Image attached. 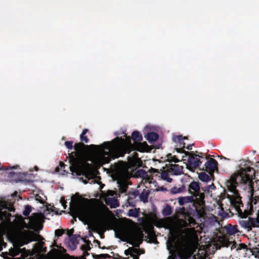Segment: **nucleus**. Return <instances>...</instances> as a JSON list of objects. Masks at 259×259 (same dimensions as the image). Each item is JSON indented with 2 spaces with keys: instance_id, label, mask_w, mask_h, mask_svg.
<instances>
[{
  "instance_id": "nucleus-26",
  "label": "nucleus",
  "mask_w": 259,
  "mask_h": 259,
  "mask_svg": "<svg viewBox=\"0 0 259 259\" xmlns=\"http://www.w3.org/2000/svg\"><path fill=\"white\" fill-rule=\"evenodd\" d=\"M89 132V130L87 128L83 130L80 135V139L81 142L88 143L89 142V139L85 136V134Z\"/></svg>"
},
{
  "instance_id": "nucleus-23",
  "label": "nucleus",
  "mask_w": 259,
  "mask_h": 259,
  "mask_svg": "<svg viewBox=\"0 0 259 259\" xmlns=\"http://www.w3.org/2000/svg\"><path fill=\"white\" fill-rule=\"evenodd\" d=\"M187 138L183 137L182 135L177 136L174 137L173 139L175 142H178L180 144V146H182L183 148H185V143L184 142V139H186Z\"/></svg>"
},
{
  "instance_id": "nucleus-55",
  "label": "nucleus",
  "mask_w": 259,
  "mask_h": 259,
  "mask_svg": "<svg viewBox=\"0 0 259 259\" xmlns=\"http://www.w3.org/2000/svg\"><path fill=\"white\" fill-rule=\"evenodd\" d=\"M89 255V253L88 251H84L83 253V259H86L85 256H88Z\"/></svg>"
},
{
  "instance_id": "nucleus-32",
  "label": "nucleus",
  "mask_w": 259,
  "mask_h": 259,
  "mask_svg": "<svg viewBox=\"0 0 259 259\" xmlns=\"http://www.w3.org/2000/svg\"><path fill=\"white\" fill-rule=\"evenodd\" d=\"M85 243L86 244L81 245V249L82 250L90 251L91 249L90 247V244H92L91 241L88 240L85 241Z\"/></svg>"
},
{
  "instance_id": "nucleus-56",
  "label": "nucleus",
  "mask_w": 259,
  "mask_h": 259,
  "mask_svg": "<svg viewBox=\"0 0 259 259\" xmlns=\"http://www.w3.org/2000/svg\"><path fill=\"white\" fill-rule=\"evenodd\" d=\"M138 172H139L140 175L141 174L146 175V172L144 170H143V169H141V170H139Z\"/></svg>"
},
{
  "instance_id": "nucleus-11",
  "label": "nucleus",
  "mask_w": 259,
  "mask_h": 259,
  "mask_svg": "<svg viewBox=\"0 0 259 259\" xmlns=\"http://www.w3.org/2000/svg\"><path fill=\"white\" fill-rule=\"evenodd\" d=\"M166 166L170 175L178 176L183 174V166H182L176 164H166Z\"/></svg>"
},
{
  "instance_id": "nucleus-9",
  "label": "nucleus",
  "mask_w": 259,
  "mask_h": 259,
  "mask_svg": "<svg viewBox=\"0 0 259 259\" xmlns=\"http://www.w3.org/2000/svg\"><path fill=\"white\" fill-rule=\"evenodd\" d=\"M21 238L23 241L22 245H25L30 242L37 241L36 234L32 231H25Z\"/></svg>"
},
{
  "instance_id": "nucleus-60",
  "label": "nucleus",
  "mask_w": 259,
  "mask_h": 259,
  "mask_svg": "<svg viewBox=\"0 0 259 259\" xmlns=\"http://www.w3.org/2000/svg\"><path fill=\"white\" fill-rule=\"evenodd\" d=\"M60 165L61 168H64L65 166V164L63 162H60Z\"/></svg>"
},
{
  "instance_id": "nucleus-62",
  "label": "nucleus",
  "mask_w": 259,
  "mask_h": 259,
  "mask_svg": "<svg viewBox=\"0 0 259 259\" xmlns=\"http://www.w3.org/2000/svg\"><path fill=\"white\" fill-rule=\"evenodd\" d=\"M255 249L256 250V252L257 253L258 255H259V248H256Z\"/></svg>"
},
{
  "instance_id": "nucleus-47",
  "label": "nucleus",
  "mask_w": 259,
  "mask_h": 259,
  "mask_svg": "<svg viewBox=\"0 0 259 259\" xmlns=\"http://www.w3.org/2000/svg\"><path fill=\"white\" fill-rule=\"evenodd\" d=\"M169 161H172L175 162V163H177L179 162L180 160L176 156H174L173 157H171V159L169 160Z\"/></svg>"
},
{
  "instance_id": "nucleus-50",
  "label": "nucleus",
  "mask_w": 259,
  "mask_h": 259,
  "mask_svg": "<svg viewBox=\"0 0 259 259\" xmlns=\"http://www.w3.org/2000/svg\"><path fill=\"white\" fill-rule=\"evenodd\" d=\"M94 242H96V243H97L99 248H101V249H105V248H106L105 247H101V243H100V242L99 240H95Z\"/></svg>"
},
{
  "instance_id": "nucleus-10",
  "label": "nucleus",
  "mask_w": 259,
  "mask_h": 259,
  "mask_svg": "<svg viewBox=\"0 0 259 259\" xmlns=\"http://www.w3.org/2000/svg\"><path fill=\"white\" fill-rule=\"evenodd\" d=\"M205 170L210 174H212L218 169V162L213 158H210L205 163Z\"/></svg>"
},
{
  "instance_id": "nucleus-59",
  "label": "nucleus",
  "mask_w": 259,
  "mask_h": 259,
  "mask_svg": "<svg viewBox=\"0 0 259 259\" xmlns=\"http://www.w3.org/2000/svg\"><path fill=\"white\" fill-rule=\"evenodd\" d=\"M211 186H213V187H214L213 185H209L208 187H205V189H204V190H203V191H208V190H209V189L210 188V187Z\"/></svg>"
},
{
  "instance_id": "nucleus-36",
  "label": "nucleus",
  "mask_w": 259,
  "mask_h": 259,
  "mask_svg": "<svg viewBox=\"0 0 259 259\" xmlns=\"http://www.w3.org/2000/svg\"><path fill=\"white\" fill-rule=\"evenodd\" d=\"M184 148H175L176 151L180 153H184L186 156H188V155L191 154V152H189L188 151H186L184 150Z\"/></svg>"
},
{
  "instance_id": "nucleus-12",
  "label": "nucleus",
  "mask_w": 259,
  "mask_h": 259,
  "mask_svg": "<svg viewBox=\"0 0 259 259\" xmlns=\"http://www.w3.org/2000/svg\"><path fill=\"white\" fill-rule=\"evenodd\" d=\"M200 184L198 182L193 181L189 185L188 191L192 196H194L197 193H202L203 192H200Z\"/></svg>"
},
{
  "instance_id": "nucleus-31",
  "label": "nucleus",
  "mask_w": 259,
  "mask_h": 259,
  "mask_svg": "<svg viewBox=\"0 0 259 259\" xmlns=\"http://www.w3.org/2000/svg\"><path fill=\"white\" fill-rule=\"evenodd\" d=\"M93 256L94 258H95V259L106 258H110L112 257L111 256H110L108 254H100L99 255L93 254Z\"/></svg>"
},
{
  "instance_id": "nucleus-4",
  "label": "nucleus",
  "mask_w": 259,
  "mask_h": 259,
  "mask_svg": "<svg viewBox=\"0 0 259 259\" xmlns=\"http://www.w3.org/2000/svg\"><path fill=\"white\" fill-rule=\"evenodd\" d=\"M78 155L75 151L69 154L71 165L70 166V171L78 176H84L87 179H89L94 175L92 165L87 162H79L77 158Z\"/></svg>"
},
{
  "instance_id": "nucleus-42",
  "label": "nucleus",
  "mask_w": 259,
  "mask_h": 259,
  "mask_svg": "<svg viewBox=\"0 0 259 259\" xmlns=\"http://www.w3.org/2000/svg\"><path fill=\"white\" fill-rule=\"evenodd\" d=\"M143 240L141 239L139 240H138L135 244H134L133 241H129V243L131 245H134L136 247H139L140 244L142 243Z\"/></svg>"
},
{
  "instance_id": "nucleus-35",
  "label": "nucleus",
  "mask_w": 259,
  "mask_h": 259,
  "mask_svg": "<svg viewBox=\"0 0 259 259\" xmlns=\"http://www.w3.org/2000/svg\"><path fill=\"white\" fill-rule=\"evenodd\" d=\"M17 253H12L11 254V256H15L19 255L20 253L24 252L26 251V248H21L20 247H17Z\"/></svg>"
},
{
  "instance_id": "nucleus-21",
  "label": "nucleus",
  "mask_w": 259,
  "mask_h": 259,
  "mask_svg": "<svg viewBox=\"0 0 259 259\" xmlns=\"http://www.w3.org/2000/svg\"><path fill=\"white\" fill-rule=\"evenodd\" d=\"M149 195V192L148 190H144L141 194L139 195L140 200L143 202H146L148 201V198Z\"/></svg>"
},
{
  "instance_id": "nucleus-6",
  "label": "nucleus",
  "mask_w": 259,
  "mask_h": 259,
  "mask_svg": "<svg viewBox=\"0 0 259 259\" xmlns=\"http://www.w3.org/2000/svg\"><path fill=\"white\" fill-rule=\"evenodd\" d=\"M153 224L157 228H164L169 230V234L173 235L174 233L172 230L173 221L171 217H166L164 219L156 218L153 221Z\"/></svg>"
},
{
  "instance_id": "nucleus-38",
  "label": "nucleus",
  "mask_w": 259,
  "mask_h": 259,
  "mask_svg": "<svg viewBox=\"0 0 259 259\" xmlns=\"http://www.w3.org/2000/svg\"><path fill=\"white\" fill-rule=\"evenodd\" d=\"M251 220L253 221V222L254 224V225H256V227H259V210L258 211L256 218H251Z\"/></svg>"
},
{
  "instance_id": "nucleus-37",
  "label": "nucleus",
  "mask_w": 259,
  "mask_h": 259,
  "mask_svg": "<svg viewBox=\"0 0 259 259\" xmlns=\"http://www.w3.org/2000/svg\"><path fill=\"white\" fill-rule=\"evenodd\" d=\"M128 188V186L126 184H123L121 185L119 187V192L121 193H125Z\"/></svg>"
},
{
  "instance_id": "nucleus-40",
  "label": "nucleus",
  "mask_w": 259,
  "mask_h": 259,
  "mask_svg": "<svg viewBox=\"0 0 259 259\" xmlns=\"http://www.w3.org/2000/svg\"><path fill=\"white\" fill-rule=\"evenodd\" d=\"M18 167H19V166H18V165L14 166L13 167L7 166H4L3 167L0 166V170H12L13 169H16Z\"/></svg>"
},
{
  "instance_id": "nucleus-52",
  "label": "nucleus",
  "mask_w": 259,
  "mask_h": 259,
  "mask_svg": "<svg viewBox=\"0 0 259 259\" xmlns=\"http://www.w3.org/2000/svg\"><path fill=\"white\" fill-rule=\"evenodd\" d=\"M17 251L18 250L17 246H16L14 249L11 248V249H10V254L11 255L12 253H17Z\"/></svg>"
},
{
  "instance_id": "nucleus-53",
  "label": "nucleus",
  "mask_w": 259,
  "mask_h": 259,
  "mask_svg": "<svg viewBox=\"0 0 259 259\" xmlns=\"http://www.w3.org/2000/svg\"><path fill=\"white\" fill-rule=\"evenodd\" d=\"M137 254H138L134 255L133 253V254H131V256L133 257V259H139V255H140L139 252Z\"/></svg>"
},
{
  "instance_id": "nucleus-25",
  "label": "nucleus",
  "mask_w": 259,
  "mask_h": 259,
  "mask_svg": "<svg viewBox=\"0 0 259 259\" xmlns=\"http://www.w3.org/2000/svg\"><path fill=\"white\" fill-rule=\"evenodd\" d=\"M167 249L169 250L171 253L172 251L176 252V250L177 248V245L175 243V240H172L171 241H167Z\"/></svg>"
},
{
  "instance_id": "nucleus-63",
  "label": "nucleus",
  "mask_w": 259,
  "mask_h": 259,
  "mask_svg": "<svg viewBox=\"0 0 259 259\" xmlns=\"http://www.w3.org/2000/svg\"><path fill=\"white\" fill-rule=\"evenodd\" d=\"M83 182L84 184H87V183H88V181H87V180H83Z\"/></svg>"
},
{
  "instance_id": "nucleus-3",
  "label": "nucleus",
  "mask_w": 259,
  "mask_h": 259,
  "mask_svg": "<svg viewBox=\"0 0 259 259\" xmlns=\"http://www.w3.org/2000/svg\"><path fill=\"white\" fill-rule=\"evenodd\" d=\"M194 196L180 197L178 198V202L180 205H186L178 207L176 209V212L178 215H182L184 219L179 220L184 227H192L196 224L195 218H202L205 214V195L204 193H197Z\"/></svg>"
},
{
  "instance_id": "nucleus-45",
  "label": "nucleus",
  "mask_w": 259,
  "mask_h": 259,
  "mask_svg": "<svg viewBox=\"0 0 259 259\" xmlns=\"http://www.w3.org/2000/svg\"><path fill=\"white\" fill-rule=\"evenodd\" d=\"M74 230L73 229H71L67 230V234L69 236V238L71 237L72 235H74L73 233Z\"/></svg>"
},
{
  "instance_id": "nucleus-44",
  "label": "nucleus",
  "mask_w": 259,
  "mask_h": 259,
  "mask_svg": "<svg viewBox=\"0 0 259 259\" xmlns=\"http://www.w3.org/2000/svg\"><path fill=\"white\" fill-rule=\"evenodd\" d=\"M105 219L104 214L102 212H100L99 213V220L100 222H103Z\"/></svg>"
},
{
  "instance_id": "nucleus-16",
  "label": "nucleus",
  "mask_w": 259,
  "mask_h": 259,
  "mask_svg": "<svg viewBox=\"0 0 259 259\" xmlns=\"http://www.w3.org/2000/svg\"><path fill=\"white\" fill-rule=\"evenodd\" d=\"M145 137L150 143H152L158 140L159 135L156 133L151 132L148 133Z\"/></svg>"
},
{
  "instance_id": "nucleus-43",
  "label": "nucleus",
  "mask_w": 259,
  "mask_h": 259,
  "mask_svg": "<svg viewBox=\"0 0 259 259\" xmlns=\"http://www.w3.org/2000/svg\"><path fill=\"white\" fill-rule=\"evenodd\" d=\"M37 220V214L33 213L32 215L30 217V221L31 222H35Z\"/></svg>"
},
{
  "instance_id": "nucleus-51",
  "label": "nucleus",
  "mask_w": 259,
  "mask_h": 259,
  "mask_svg": "<svg viewBox=\"0 0 259 259\" xmlns=\"http://www.w3.org/2000/svg\"><path fill=\"white\" fill-rule=\"evenodd\" d=\"M17 173L15 172H14V171H10L9 172V174H8V177L10 178H11L12 177H13L15 175H16Z\"/></svg>"
},
{
  "instance_id": "nucleus-48",
  "label": "nucleus",
  "mask_w": 259,
  "mask_h": 259,
  "mask_svg": "<svg viewBox=\"0 0 259 259\" xmlns=\"http://www.w3.org/2000/svg\"><path fill=\"white\" fill-rule=\"evenodd\" d=\"M22 243H23V241L21 239V238H20V239L19 240H18L17 241V242L16 243V246L17 247H21V246L24 245H22Z\"/></svg>"
},
{
  "instance_id": "nucleus-7",
  "label": "nucleus",
  "mask_w": 259,
  "mask_h": 259,
  "mask_svg": "<svg viewBox=\"0 0 259 259\" xmlns=\"http://www.w3.org/2000/svg\"><path fill=\"white\" fill-rule=\"evenodd\" d=\"M188 156H189V158L188 159L187 167L189 170L194 171V169L197 168L202 163L200 159L197 157V156H200L199 155L194 154L192 152H191V154Z\"/></svg>"
},
{
  "instance_id": "nucleus-27",
  "label": "nucleus",
  "mask_w": 259,
  "mask_h": 259,
  "mask_svg": "<svg viewBox=\"0 0 259 259\" xmlns=\"http://www.w3.org/2000/svg\"><path fill=\"white\" fill-rule=\"evenodd\" d=\"M198 178L202 182H208L210 180V176L204 172L199 173Z\"/></svg>"
},
{
  "instance_id": "nucleus-13",
  "label": "nucleus",
  "mask_w": 259,
  "mask_h": 259,
  "mask_svg": "<svg viewBox=\"0 0 259 259\" xmlns=\"http://www.w3.org/2000/svg\"><path fill=\"white\" fill-rule=\"evenodd\" d=\"M178 254L181 258L187 259L192 255L193 252L188 247H184L179 250Z\"/></svg>"
},
{
  "instance_id": "nucleus-28",
  "label": "nucleus",
  "mask_w": 259,
  "mask_h": 259,
  "mask_svg": "<svg viewBox=\"0 0 259 259\" xmlns=\"http://www.w3.org/2000/svg\"><path fill=\"white\" fill-rule=\"evenodd\" d=\"M185 191V187L183 185L181 187L178 188L177 187H174L172 188L170 190V193L172 194H178L181 192H183Z\"/></svg>"
},
{
  "instance_id": "nucleus-20",
  "label": "nucleus",
  "mask_w": 259,
  "mask_h": 259,
  "mask_svg": "<svg viewBox=\"0 0 259 259\" xmlns=\"http://www.w3.org/2000/svg\"><path fill=\"white\" fill-rule=\"evenodd\" d=\"M132 138L133 140L134 141V143L142 141L143 140L142 136L139 132L137 131H135L133 132Z\"/></svg>"
},
{
  "instance_id": "nucleus-49",
  "label": "nucleus",
  "mask_w": 259,
  "mask_h": 259,
  "mask_svg": "<svg viewBox=\"0 0 259 259\" xmlns=\"http://www.w3.org/2000/svg\"><path fill=\"white\" fill-rule=\"evenodd\" d=\"M60 202L62 203V204L63 205L64 208L65 209L66 207L67 206V205L66 204V202L65 201L64 198H61V200H60Z\"/></svg>"
},
{
  "instance_id": "nucleus-29",
  "label": "nucleus",
  "mask_w": 259,
  "mask_h": 259,
  "mask_svg": "<svg viewBox=\"0 0 259 259\" xmlns=\"http://www.w3.org/2000/svg\"><path fill=\"white\" fill-rule=\"evenodd\" d=\"M139 251H140V249L131 247L124 251V254L126 255H128L133 253H138Z\"/></svg>"
},
{
  "instance_id": "nucleus-1",
  "label": "nucleus",
  "mask_w": 259,
  "mask_h": 259,
  "mask_svg": "<svg viewBox=\"0 0 259 259\" xmlns=\"http://www.w3.org/2000/svg\"><path fill=\"white\" fill-rule=\"evenodd\" d=\"M254 174V170L250 166L240 168L226 182V187L232 193L227 194V198L242 218L252 214L253 205L259 203V196L253 197Z\"/></svg>"
},
{
  "instance_id": "nucleus-57",
  "label": "nucleus",
  "mask_w": 259,
  "mask_h": 259,
  "mask_svg": "<svg viewBox=\"0 0 259 259\" xmlns=\"http://www.w3.org/2000/svg\"><path fill=\"white\" fill-rule=\"evenodd\" d=\"M192 145H191V144L187 145V146L186 147L187 149H188L189 150H191L192 149Z\"/></svg>"
},
{
  "instance_id": "nucleus-17",
  "label": "nucleus",
  "mask_w": 259,
  "mask_h": 259,
  "mask_svg": "<svg viewBox=\"0 0 259 259\" xmlns=\"http://www.w3.org/2000/svg\"><path fill=\"white\" fill-rule=\"evenodd\" d=\"M226 233L229 235H233L238 232L237 226L228 225L225 227Z\"/></svg>"
},
{
  "instance_id": "nucleus-5",
  "label": "nucleus",
  "mask_w": 259,
  "mask_h": 259,
  "mask_svg": "<svg viewBox=\"0 0 259 259\" xmlns=\"http://www.w3.org/2000/svg\"><path fill=\"white\" fill-rule=\"evenodd\" d=\"M72 200L70 204V214L73 217L71 221L72 224H74L76 221V218L78 217L79 219L82 221L83 220L87 221L90 222L92 221V218L89 214L85 210H83L79 204L82 198L79 193H76L74 195L72 196Z\"/></svg>"
},
{
  "instance_id": "nucleus-15",
  "label": "nucleus",
  "mask_w": 259,
  "mask_h": 259,
  "mask_svg": "<svg viewBox=\"0 0 259 259\" xmlns=\"http://www.w3.org/2000/svg\"><path fill=\"white\" fill-rule=\"evenodd\" d=\"M88 147V146L84 145L83 143L79 142L75 144L74 148L75 152L79 155L82 153Z\"/></svg>"
},
{
  "instance_id": "nucleus-14",
  "label": "nucleus",
  "mask_w": 259,
  "mask_h": 259,
  "mask_svg": "<svg viewBox=\"0 0 259 259\" xmlns=\"http://www.w3.org/2000/svg\"><path fill=\"white\" fill-rule=\"evenodd\" d=\"M251 217H249L248 220H242L239 222V224L245 229H247L248 231H250L252 228L256 227V225H254L253 221L251 220Z\"/></svg>"
},
{
  "instance_id": "nucleus-19",
  "label": "nucleus",
  "mask_w": 259,
  "mask_h": 259,
  "mask_svg": "<svg viewBox=\"0 0 259 259\" xmlns=\"http://www.w3.org/2000/svg\"><path fill=\"white\" fill-rule=\"evenodd\" d=\"M107 204L109 205L111 208H116L119 206L118 201L114 198H108L106 201Z\"/></svg>"
},
{
  "instance_id": "nucleus-34",
  "label": "nucleus",
  "mask_w": 259,
  "mask_h": 259,
  "mask_svg": "<svg viewBox=\"0 0 259 259\" xmlns=\"http://www.w3.org/2000/svg\"><path fill=\"white\" fill-rule=\"evenodd\" d=\"M32 210V207L30 205H26L23 212L24 216L28 217Z\"/></svg>"
},
{
  "instance_id": "nucleus-30",
  "label": "nucleus",
  "mask_w": 259,
  "mask_h": 259,
  "mask_svg": "<svg viewBox=\"0 0 259 259\" xmlns=\"http://www.w3.org/2000/svg\"><path fill=\"white\" fill-rule=\"evenodd\" d=\"M79 237H80V235L74 234V235H72L71 237L69 238L70 242L74 246H76L78 244Z\"/></svg>"
},
{
  "instance_id": "nucleus-46",
  "label": "nucleus",
  "mask_w": 259,
  "mask_h": 259,
  "mask_svg": "<svg viewBox=\"0 0 259 259\" xmlns=\"http://www.w3.org/2000/svg\"><path fill=\"white\" fill-rule=\"evenodd\" d=\"M247 248V245L244 243H240L239 245V247L237 249H246Z\"/></svg>"
},
{
  "instance_id": "nucleus-39",
  "label": "nucleus",
  "mask_w": 259,
  "mask_h": 259,
  "mask_svg": "<svg viewBox=\"0 0 259 259\" xmlns=\"http://www.w3.org/2000/svg\"><path fill=\"white\" fill-rule=\"evenodd\" d=\"M73 142L72 141H66L65 142V145L69 149H73Z\"/></svg>"
},
{
  "instance_id": "nucleus-61",
  "label": "nucleus",
  "mask_w": 259,
  "mask_h": 259,
  "mask_svg": "<svg viewBox=\"0 0 259 259\" xmlns=\"http://www.w3.org/2000/svg\"><path fill=\"white\" fill-rule=\"evenodd\" d=\"M167 157L168 160L169 161V160H170V159H171V157H173V156H172L171 154H168L167 155Z\"/></svg>"
},
{
  "instance_id": "nucleus-58",
  "label": "nucleus",
  "mask_w": 259,
  "mask_h": 259,
  "mask_svg": "<svg viewBox=\"0 0 259 259\" xmlns=\"http://www.w3.org/2000/svg\"><path fill=\"white\" fill-rule=\"evenodd\" d=\"M116 257H114V259H122V257L120 256L118 254H116Z\"/></svg>"
},
{
  "instance_id": "nucleus-64",
  "label": "nucleus",
  "mask_w": 259,
  "mask_h": 259,
  "mask_svg": "<svg viewBox=\"0 0 259 259\" xmlns=\"http://www.w3.org/2000/svg\"><path fill=\"white\" fill-rule=\"evenodd\" d=\"M115 237L116 238H120L119 236L118 235H117V234L116 233H115Z\"/></svg>"
},
{
  "instance_id": "nucleus-41",
  "label": "nucleus",
  "mask_w": 259,
  "mask_h": 259,
  "mask_svg": "<svg viewBox=\"0 0 259 259\" xmlns=\"http://www.w3.org/2000/svg\"><path fill=\"white\" fill-rule=\"evenodd\" d=\"M64 233V230L63 229H57L55 230V235L58 237L61 236Z\"/></svg>"
},
{
  "instance_id": "nucleus-18",
  "label": "nucleus",
  "mask_w": 259,
  "mask_h": 259,
  "mask_svg": "<svg viewBox=\"0 0 259 259\" xmlns=\"http://www.w3.org/2000/svg\"><path fill=\"white\" fill-rule=\"evenodd\" d=\"M172 212V209L171 206L170 205L166 204L162 210V214L164 217H168V216L171 214Z\"/></svg>"
},
{
  "instance_id": "nucleus-2",
  "label": "nucleus",
  "mask_w": 259,
  "mask_h": 259,
  "mask_svg": "<svg viewBox=\"0 0 259 259\" xmlns=\"http://www.w3.org/2000/svg\"><path fill=\"white\" fill-rule=\"evenodd\" d=\"M90 146L95 148L96 155L95 159L100 166L109 163L112 159L123 156L132 150L140 152H147L151 150L146 142L140 141L132 144L130 137H126V140L117 137L111 142H104L100 145H91Z\"/></svg>"
},
{
  "instance_id": "nucleus-24",
  "label": "nucleus",
  "mask_w": 259,
  "mask_h": 259,
  "mask_svg": "<svg viewBox=\"0 0 259 259\" xmlns=\"http://www.w3.org/2000/svg\"><path fill=\"white\" fill-rule=\"evenodd\" d=\"M140 212V209L139 208L131 209L128 211L127 215L129 217L137 218L139 216Z\"/></svg>"
},
{
  "instance_id": "nucleus-33",
  "label": "nucleus",
  "mask_w": 259,
  "mask_h": 259,
  "mask_svg": "<svg viewBox=\"0 0 259 259\" xmlns=\"http://www.w3.org/2000/svg\"><path fill=\"white\" fill-rule=\"evenodd\" d=\"M145 232L146 234L149 235H152L154 234V227L152 225H148L146 229L145 230Z\"/></svg>"
},
{
  "instance_id": "nucleus-54",
  "label": "nucleus",
  "mask_w": 259,
  "mask_h": 259,
  "mask_svg": "<svg viewBox=\"0 0 259 259\" xmlns=\"http://www.w3.org/2000/svg\"><path fill=\"white\" fill-rule=\"evenodd\" d=\"M150 171L152 173H155V172L159 173L158 169L153 168H151V169H150Z\"/></svg>"
},
{
  "instance_id": "nucleus-8",
  "label": "nucleus",
  "mask_w": 259,
  "mask_h": 259,
  "mask_svg": "<svg viewBox=\"0 0 259 259\" xmlns=\"http://www.w3.org/2000/svg\"><path fill=\"white\" fill-rule=\"evenodd\" d=\"M126 195L128 196L127 199V204L131 206L135 207L136 206V203L138 201L137 198L140 195L139 191L135 190L132 191H129L127 192Z\"/></svg>"
},
{
  "instance_id": "nucleus-22",
  "label": "nucleus",
  "mask_w": 259,
  "mask_h": 259,
  "mask_svg": "<svg viewBox=\"0 0 259 259\" xmlns=\"http://www.w3.org/2000/svg\"><path fill=\"white\" fill-rule=\"evenodd\" d=\"M170 175L168 172V169L166 170H163L161 173V177L162 180L166 181L167 182L171 183L172 181V179L169 177Z\"/></svg>"
}]
</instances>
